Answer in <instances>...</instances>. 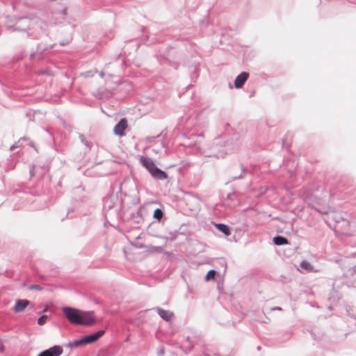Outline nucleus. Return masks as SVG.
<instances>
[{
    "instance_id": "nucleus-8",
    "label": "nucleus",
    "mask_w": 356,
    "mask_h": 356,
    "mask_svg": "<svg viewBox=\"0 0 356 356\" xmlns=\"http://www.w3.org/2000/svg\"><path fill=\"white\" fill-rule=\"evenodd\" d=\"M249 77V74L246 72H243L238 74L234 80V87L237 89L243 87L245 81Z\"/></svg>"
},
{
    "instance_id": "nucleus-29",
    "label": "nucleus",
    "mask_w": 356,
    "mask_h": 356,
    "mask_svg": "<svg viewBox=\"0 0 356 356\" xmlns=\"http://www.w3.org/2000/svg\"><path fill=\"white\" fill-rule=\"evenodd\" d=\"M341 220L343 222H346V221H345V220H344V218H343V217H340V218H337V219L336 218V219H335V221H336V222H337V223H339V222H341Z\"/></svg>"
},
{
    "instance_id": "nucleus-18",
    "label": "nucleus",
    "mask_w": 356,
    "mask_h": 356,
    "mask_svg": "<svg viewBox=\"0 0 356 356\" xmlns=\"http://www.w3.org/2000/svg\"><path fill=\"white\" fill-rule=\"evenodd\" d=\"M79 138L81 142L86 146V147L88 150H90V147L89 143L88 142V140L85 138L84 135L82 134H79Z\"/></svg>"
},
{
    "instance_id": "nucleus-6",
    "label": "nucleus",
    "mask_w": 356,
    "mask_h": 356,
    "mask_svg": "<svg viewBox=\"0 0 356 356\" xmlns=\"http://www.w3.org/2000/svg\"><path fill=\"white\" fill-rule=\"evenodd\" d=\"M127 127V121L125 118H122L115 124L113 129L114 134L117 136H122L124 135V130Z\"/></svg>"
},
{
    "instance_id": "nucleus-22",
    "label": "nucleus",
    "mask_w": 356,
    "mask_h": 356,
    "mask_svg": "<svg viewBox=\"0 0 356 356\" xmlns=\"http://www.w3.org/2000/svg\"><path fill=\"white\" fill-rule=\"evenodd\" d=\"M48 316L45 314L44 315H42L40 317L38 318V323L40 325H42L43 324L45 323L47 319Z\"/></svg>"
},
{
    "instance_id": "nucleus-19",
    "label": "nucleus",
    "mask_w": 356,
    "mask_h": 356,
    "mask_svg": "<svg viewBox=\"0 0 356 356\" xmlns=\"http://www.w3.org/2000/svg\"><path fill=\"white\" fill-rule=\"evenodd\" d=\"M300 266L308 271H311L312 270V266L307 261H302L300 263Z\"/></svg>"
},
{
    "instance_id": "nucleus-33",
    "label": "nucleus",
    "mask_w": 356,
    "mask_h": 356,
    "mask_svg": "<svg viewBox=\"0 0 356 356\" xmlns=\"http://www.w3.org/2000/svg\"><path fill=\"white\" fill-rule=\"evenodd\" d=\"M234 196V194L229 193V194L227 195V199H229V200H232V197H233Z\"/></svg>"
},
{
    "instance_id": "nucleus-9",
    "label": "nucleus",
    "mask_w": 356,
    "mask_h": 356,
    "mask_svg": "<svg viewBox=\"0 0 356 356\" xmlns=\"http://www.w3.org/2000/svg\"><path fill=\"white\" fill-rule=\"evenodd\" d=\"M30 304V301L26 299H19L15 302L13 311L16 313L22 312Z\"/></svg>"
},
{
    "instance_id": "nucleus-1",
    "label": "nucleus",
    "mask_w": 356,
    "mask_h": 356,
    "mask_svg": "<svg viewBox=\"0 0 356 356\" xmlns=\"http://www.w3.org/2000/svg\"><path fill=\"white\" fill-rule=\"evenodd\" d=\"M6 27L11 31L26 32L28 36L38 38L45 32L47 24L35 16L21 17L10 20Z\"/></svg>"
},
{
    "instance_id": "nucleus-37",
    "label": "nucleus",
    "mask_w": 356,
    "mask_h": 356,
    "mask_svg": "<svg viewBox=\"0 0 356 356\" xmlns=\"http://www.w3.org/2000/svg\"><path fill=\"white\" fill-rule=\"evenodd\" d=\"M14 147H15V146H13H13H11V147H10V149H13Z\"/></svg>"
},
{
    "instance_id": "nucleus-11",
    "label": "nucleus",
    "mask_w": 356,
    "mask_h": 356,
    "mask_svg": "<svg viewBox=\"0 0 356 356\" xmlns=\"http://www.w3.org/2000/svg\"><path fill=\"white\" fill-rule=\"evenodd\" d=\"M215 227L225 236L230 235V229L227 225L223 223H216L215 224Z\"/></svg>"
},
{
    "instance_id": "nucleus-16",
    "label": "nucleus",
    "mask_w": 356,
    "mask_h": 356,
    "mask_svg": "<svg viewBox=\"0 0 356 356\" xmlns=\"http://www.w3.org/2000/svg\"><path fill=\"white\" fill-rule=\"evenodd\" d=\"M163 211L159 208H156L154 211V214H153L154 218L160 221L161 220V218H163Z\"/></svg>"
},
{
    "instance_id": "nucleus-32",
    "label": "nucleus",
    "mask_w": 356,
    "mask_h": 356,
    "mask_svg": "<svg viewBox=\"0 0 356 356\" xmlns=\"http://www.w3.org/2000/svg\"><path fill=\"white\" fill-rule=\"evenodd\" d=\"M271 310H273V311H275V310L280 311V310H282V308L280 307H275L271 308Z\"/></svg>"
},
{
    "instance_id": "nucleus-36",
    "label": "nucleus",
    "mask_w": 356,
    "mask_h": 356,
    "mask_svg": "<svg viewBox=\"0 0 356 356\" xmlns=\"http://www.w3.org/2000/svg\"><path fill=\"white\" fill-rule=\"evenodd\" d=\"M30 173H31V177H32V176H33V171H32V170H31V171H30Z\"/></svg>"
},
{
    "instance_id": "nucleus-13",
    "label": "nucleus",
    "mask_w": 356,
    "mask_h": 356,
    "mask_svg": "<svg viewBox=\"0 0 356 356\" xmlns=\"http://www.w3.org/2000/svg\"><path fill=\"white\" fill-rule=\"evenodd\" d=\"M86 344H87V343H86L85 337H83L81 339L74 340L72 342H70L67 344V347H70V348H76V347H79V346H83V345H86Z\"/></svg>"
},
{
    "instance_id": "nucleus-10",
    "label": "nucleus",
    "mask_w": 356,
    "mask_h": 356,
    "mask_svg": "<svg viewBox=\"0 0 356 356\" xmlns=\"http://www.w3.org/2000/svg\"><path fill=\"white\" fill-rule=\"evenodd\" d=\"M156 310L158 314L159 315V316L162 319H163L164 321H165L167 322L170 321L172 318L174 316L173 312H172L170 311L165 310L160 307L156 308Z\"/></svg>"
},
{
    "instance_id": "nucleus-15",
    "label": "nucleus",
    "mask_w": 356,
    "mask_h": 356,
    "mask_svg": "<svg viewBox=\"0 0 356 356\" xmlns=\"http://www.w3.org/2000/svg\"><path fill=\"white\" fill-rule=\"evenodd\" d=\"M240 170H241V172L240 174L238 175H234L232 178H231V180H236V179H243L247 173V170L246 168H245V166L243 165H240Z\"/></svg>"
},
{
    "instance_id": "nucleus-17",
    "label": "nucleus",
    "mask_w": 356,
    "mask_h": 356,
    "mask_svg": "<svg viewBox=\"0 0 356 356\" xmlns=\"http://www.w3.org/2000/svg\"><path fill=\"white\" fill-rule=\"evenodd\" d=\"M216 274V271L215 270H209L208 273H207L206 276H205V280L206 281H209V280H210L211 279L214 280Z\"/></svg>"
},
{
    "instance_id": "nucleus-35",
    "label": "nucleus",
    "mask_w": 356,
    "mask_h": 356,
    "mask_svg": "<svg viewBox=\"0 0 356 356\" xmlns=\"http://www.w3.org/2000/svg\"><path fill=\"white\" fill-rule=\"evenodd\" d=\"M60 44H61L62 46H63V45H65V42H60Z\"/></svg>"
},
{
    "instance_id": "nucleus-31",
    "label": "nucleus",
    "mask_w": 356,
    "mask_h": 356,
    "mask_svg": "<svg viewBox=\"0 0 356 356\" xmlns=\"http://www.w3.org/2000/svg\"><path fill=\"white\" fill-rule=\"evenodd\" d=\"M288 173L289 175V177H291L294 175V170H289L288 171Z\"/></svg>"
},
{
    "instance_id": "nucleus-26",
    "label": "nucleus",
    "mask_w": 356,
    "mask_h": 356,
    "mask_svg": "<svg viewBox=\"0 0 356 356\" xmlns=\"http://www.w3.org/2000/svg\"><path fill=\"white\" fill-rule=\"evenodd\" d=\"M30 289H35L38 291L42 290V287L40 285L38 284H32L29 287Z\"/></svg>"
},
{
    "instance_id": "nucleus-25",
    "label": "nucleus",
    "mask_w": 356,
    "mask_h": 356,
    "mask_svg": "<svg viewBox=\"0 0 356 356\" xmlns=\"http://www.w3.org/2000/svg\"><path fill=\"white\" fill-rule=\"evenodd\" d=\"M350 282L353 286L356 287V273L352 274V277L350 278Z\"/></svg>"
},
{
    "instance_id": "nucleus-7",
    "label": "nucleus",
    "mask_w": 356,
    "mask_h": 356,
    "mask_svg": "<svg viewBox=\"0 0 356 356\" xmlns=\"http://www.w3.org/2000/svg\"><path fill=\"white\" fill-rule=\"evenodd\" d=\"M105 333L104 330H99L94 333L84 336L86 343L90 344L97 341Z\"/></svg>"
},
{
    "instance_id": "nucleus-30",
    "label": "nucleus",
    "mask_w": 356,
    "mask_h": 356,
    "mask_svg": "<svg viewBox=\"0 0 356 356\" xmlns=\"http://www.w3.org/2000/svg\"><path fill=\"white\" fill-rule=\"evenodd\" d=\"M163 355H164V350H163V348H161L158 353V355L163 356Z\"/></svg>"
},
{
    "instance_id": "nucleus-28",
    "label": "nucleus",
    "mask_w": 356,
    "mask_h": 356,
    "mask_svg": "<svg viewBox=\"0 0 356 356\" xmlns=\"http://www.w3.org/2000/svg\"><path fill=\"white\" fill-rule=\"evenodd\" d=\"M39 74H47L51 75V73L49 70H41L38 72Z\"/></svg>"
},
{
    "instance_id": "nucleus-27",
    "label": "nucleus",
    "mask_w": 356,
    "mask_h": 356,
    "mask_svg": "<svg viewBox=\"0 0 356 356\" xmlns=\"http://www.w3.org/2000/svg\"><path fill=\"white\" fill-rule=\"evenodd\" d=\"M186 340L189 343L188 347L187 348H188V351L190 352L193 349V345L192 344L191 341H190L189 337H187Z\"/></svg>"
},
{
    "instance_id": "nucleus-34",
    "label": "nucleus",
    "mask_w": 356,
    "mask_h": 356,
    "mask_svg": "<svg viewBox=\"0 0 356 356\" xmlns=\"http://www.w3.org/2000/svg\"><path fill=\"white\" fill-rule=\"evenodd\" d=\"M99 76L103 79L104 77V72L103 71L99 72Z\"/></svg>"
},
{
    "instance_id": "nucleus-12",
    "label": "nucleus",
    "mask_w": 356,
    "mask_h": 356,
    "mask_svg": "<svg viewBox=\"0 0 356 356\" xmlns=\"http://www.w3.org/2000/svg\"><path fill=\"white\" fill-rule=\"evenodd\" d=\"M273 241L276 245H283L289 243L288 239L282 236H275Z\"/></svg>"
},
{
    "instance_id": "nucleus-14",
    "label": "nucleus",
    "mask_w": 356,
    "mask_h": 356,
    "mask_svg": "<svg viewBox=\"0 0 356 356\" xmlns=\"http://www.w3.org/2000/svg\"><path fill=\"white\" fill-rule=\"evenodd\" d=\"M47 49H48L47 48L43 49L40 46H38L36 51L33 52V53H31L30 54V57L32 59H34L35 58H36L37 59H40L42 58V53L44 51H47Z\"/></svg>"
},
{
    "instance_id": "nucleus-4",
    "label": "nucleus",
    "mask_w": 356,
    "mask_h": 356,
    "mask_svg": "<svg viewBox=\"0 0 356 356\" xmlns=\"http://www.w3.org/2000/svg\"><path fill=\"white\" fill-rule=\"evenodd\" d=\"M118 197L115 193H110L106 195L103 199V210L105 212L111 211L118 204Z\"/></svg>"
},
{
    "instance_id": "nucleus-3",
    "label": "nucleus",
    "mask_w": 356,
    "mask_h": 356,
    "mask_svg": "<svg viewBox=\"0 0 356 356\" xmlns=\"http://www.w3.org/2000/svg\"><path fill=\"white\" fill-rule=\"evenodd\" d=\"M140 162L154 179L164 180L168 178V174L158 168L151 159L141 156Z\"/></svg>"
},
{
    "instance_id": "nucleus-2",
    "label": "nucleus",
    "mask_w": 356,
    "mask_h": 356,
    "mask_svg": "<svg viewBox=\"0 0 356 356\" xmlns=\"http://www.w3.org/2000/svg\"><path fill=\"white\" fill-rule=\"evenodd\" d=\"M62 311L72 324L90 326L95 321L92 317L93 312H85L67 306L63 307Z\"/></svg>"
},
{
    "instance_id": "nucleus-5",
    "label": "nucleus",
    "mask_w": 356,
    "mask_h": 356,
    "mask_svg": "<svg viewBox=\"0 0 356 356\" xmlns=\"http://www.w3.org/2000/svg\"><path fill=\"white\" fill-rule=\"evenodd\" d=\"M63 353V348L60 346H54L47 350L41 352L38 356H60Z\"/></svg>"
},
{
    "instance_id": "nucleus-20",
    "label": "nucleus",
    "mask_w": 356,
    "mask_h": 356,
    "mask_svg": "<svg viewBox=\"0 0 356 356\" xmlns=\"http://www.w3.org/2000/svg\"><path fill=\"white\" fill-rule=\"evenodd\" d=\"M270 188L268 186H261L257 190V195L260 196L264 193L269 189Z\"/></svg>"
},
{
    "instance_id": "nucleus-21",
    "label": "nucleus",
    "mask_w": 356,
    "mask_h": 356,
    "mask_svg": "<svg viewBox=\"0 0 356 356\" xmlns=\"http://www.w3.org/2000/svg\"><path fill=\"white\" fill-rule=\"evenodd\" d=\"M225 154H226V152L225 151L222 150L218 153L213 152V153L209 154L208 156H215L217 158H223Z\"/></svg>"
},
{
    "instance_id": "nucleus-24",
    "label": "nucleus",
    "mask_w": 356,
    "mask_h": 356,
    "mask_svg": "<svg viewBox=\"0 0 356 356\" xmlns=\"http://www.w3.org/2000/svg\"><path fill=\"white\" fill-rule=\"evenodd\" d=\"M60 8L58 10L57 12H58L62 15H65L67 12L66 7L64 5H60Z\"/></svg>"
},
{
    "instance_id": "nucleus-23",
    "label": "nucleus",
    "mask_w": 356,
    "mask_h": 356,
    "mask_svg": "<svg viewBox=\"0 0 356 356\" xmlns=\"http://www.w3.org/2000/svg\"><path fill=\"white\" fill-rule=\"evenodd\" d=\"M97 70H95V71L89 70V71L85 72L83 74L85 77H90V76H93L95 73H97Z\"/></svg>"
}]
</instances>
